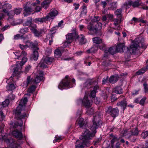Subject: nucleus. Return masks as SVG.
Masks as SVG:
<instances>
[{
	"label": "nucleus",
	"mask_w": 148,
	"mask_h": 148,
	"mask_svg": "<svg viewBox=\"0 0 148 148\" xmlns=\"http://www.w3.org/2000/svg\"><path fill=\"white\" fill-rule=\"evenodd\" d=\"M96 133L92 132L91 133L90 131L86 129L82 134L79 140H77L75 144L76 148H84V146L88 147L90 145V140L95 136Z\"/></svg>",
	"instance_id": "nucleus-1"
},
{
	"label": "nucleus",
	"mask_w": 148,
	"mask_h": 148,
	"mask_svg": "<svg viewBox=\"0 0 148 148\" xmlns=\"http://www.w3.org/2000/svg\"><path fill=\"white\" fill-rule=\"evenodd\" d=\"M27 101V97H25L23 99L21 100L20 103L14 112L15 114V118L17 119L18 121L14 123L15 126H14V127L16 128V126H21L23 124V121L21 120L22 119L24 118L27 115L25 113H24L23 114H21V107L24 106L25 107V104Z\"/></svg>",
	"instance_id": "nucleus-2"
},
{
	"label": "nucleus",
	"mask_w": 148,
	"mask_h": 148,
	"mask_svg": "<svg viewBox=\"0 0 148 148\" xmlns=\"http://www.w3.org/2000/svg\"><path fill=\"white\" fill-rule=\"evenodd\" d=\"M139 47L144 49L147 47V45L145 42L144 39L142 37L136 38L133 44L130 46V49L128 47H127V49L128 51H132L133 53Z\"/></svg>",
	"instance_id": "nucleus-3"
},
{
	"label": "nucleus",
	"mask_w": 148,
	"mask_h": 148,
	"mask_svg": "<svg viewBox=\"0 0 148 148\" xmlns=\"http://www.w3.org/2000/svg\"><path fill=\"white\" fill-rule=\"evenodd\" d=\"M43 72L42 71H40L38 73L37 75L34 78L31 79L30 77L28 76L27 79L26 83L27 85L29 84H36L39 83L41 81L43 80Z\"/></svg>",
	"instance_id": "nucleus-4"
},
{
	"label": "nucleus",
	"mask_w": 148,
	"mask_h": 148,
	"mask_svg": "<svg viewBox=\"0 0 148 148\" xmlns=\"http://www.w3.org/2000/svg\"><path fill=\"white\" fill-rule=\"evenodd\" d=\"M124 5L127 8L129 6H132L134 8H137L139 6H141L140 8H142L143 10H148V6L142 4L140 1H136L134 2L130 1L128 2H125L124 4Z\"/></svg>",
	"instance_id": "nucleus-5"
},
{
	"label": "nucleus",
	"mask_w": 148,
	"mask_h": 148,
	"mask_svg": "<svg viewBox=\"0 0 148 148\" xmlns=\"http://www.w3.org/2000/svg\"><path fill=\"white\" fill-rule=\"evenodd\" d=\"M102 121L98 116H95L93 120V125L90 127L92 132H96V130L100 127L102 124Z\"/></svg>",
	"instance_id": "nucleus-6"
},
{
	"label": "nucleus",
	"mask_w": 148,
	"mask_h": 148,
	"mask_svg": "<svg viewBox=\"0 0 148 148\" xmlns=\"http://www.w3.org/2000/svg\"><path fill=\"white\" fill-rule=\"evenodd\" d=\"M105 111L106 113L114 118L118 116L119 113V110L117 108H113L111 106L106 107Z\"/></svg>",
	"instance_id": "nucleus-7"
},
{
	"label": "nucleus",
	"mask_w": 148,
	"mask_h": 148,
	"mask_svg": "<svg viewBox=\"0 0 148 148\" xmlns=\"http://www.w3.org/2000/svg\"><path fill=\"white\" fill-rule=\"evenodd\" d=\"M27 58L26 56H24L23 58L22 61L20 62V63L17 62L16 67L15 68L13 74L10 77V78L11 79V80H12V78L13 77H14V75H16L18 74V66H19V65L21 68V66L27 62Z\"/></svg>",
	"instance_id": "nucleus-8"
},
{
	"label": "nucleus",
	"mask_w": 148,
	"mask_h": 148,
	"mask_svg": "<svg viewBox=\"0 0 148 148\" xmlns=\"http://www.w3.org/2000/svg\"><path fill=\"white\" fill-rule=\"evenodd\" d=\"M12 135L16 138H18L19 140L16 142V144L15 145H17V144H20L21 142L23 141L20 140H22L23 138V135L21 131H19L17 130H16L12 132Z\"/></svg>",
	"instance_id": "nucleus-9"
},
{
	"label": "nucleus",
	"mask_w": 148,
	"mask_h": 148,
	"mask_svg": "<svg viewBox=\"0 0 148 148\" xmlns=\"http://www.w3.org/2000/svg\"><path fill=\"white\" fill-rule=\"evenodd\" d=\"M77 35V32L76 30L73 29L72 32L68 34L66 36V40L69 41L71 42L74 39H75Z\"/></svg>",
	"instance_id": "nucleus-10"
},
{
	"label": "nucleus",
	"mask_w": 148,
	"mask_h": 148,
	"mask_svg": "<svg viewBox=\"0 0 148 148\" xmlns=\"http://www.w3.org/2000/svg\"><path fill=\"white\" fill-rule=\"evenodd\" d=\"M69 79H64L60 82L58 87L61 89V88L63 87H67L68 88L72 87V84H71Z\"/></svg>",
	"instance_id": "nucleus-11"
},
{
	"label": "nucleus",
	"mask_w": 148,
	"mask_h": 148,
	"mask_svg": "<svg viewBox=\"0 0 148 148\" xmlns=\"http://www.w3.org/2000/svg\"><path fill=\"white\" fill-rule=\"evenodd\" d=\"M30 3H27V4L25 5L23 7V11H24V14H25V16L27 15V13H31L33 11V9L29 5Z\"/></svg>",
	"instance_id": "nucleus-12"
},
{
	"label": "nucleus",
	"mask_w": 148,
	"mask_h": 148,
	"mask_svg": "<svg viewBox=\"0 0 148 148\" xmlns=\"http://www.w3.org/2000/svg\"><path fill=\"white\" fill-rule=\"evenodd\" d=\"M77 39L79 41V44L82 45L85 44L86 42V40L84 36L82 34L78 35L77 33V35L75 39Z\"/></svg>",
	"instance_id": "nucleus-13"
},
{
	"label": "nucleus",
	"mask_w": 148,
	"mask_h": 148,
	"mask_svg": "<svg viewBox=\"0 0 148 148\" xmlns=\"http://www.w3.org/2000/svg\"><path fill=\"white\" fill-rule=\"evenodd\" d=\"M82 104L85 107L89 108L92 105V102H90L88 98L87 97H84L82 101Z\"/></svg>",
	"instance_id": "nucleus-14"
},
{
	"label": "nucleus",
	"mask_w": 148,
	"mask_h": 148,
	"mask_svg": "<svg viewBox=\"0 0 148 148\" xmlns=\"http://www.w3.org/2000/svg\"><path fill=\"white\" fill-rule=\"evenodd\" d=\"M77 121L78 125L80 127L84 129L86 127V123L83 118H81L78 119Z\"/></svg>",
	"instance_id": "nucleus-15"
},
{
	"label": "nucleus",
	"mask_w": 148,
	"mask_h": 148,
	"mask_svg": "<svg viewBox=\"0 0 148 148\" xmlns=\"http://www.w3.org/2000/svg\"><path fill=\"white\" fill-rule=\"evenodd\" d=\"M26 45L27 47H29L31 48H34L35 50H38L39 48L37 47L38 44L37 43H34L29 41H26Z\"/></svg>",
	"instance_id": "nucleus-16"
},
{
	"label": "nucleus",
	"mask_w": 148,
	"mask_h": 148,
	"mask_svg": "<svg viewBox=\"0 0 148 148\" xmlns=\"http://www.w3.org/2000/svg\"><path fill=\"white\" fill-rule=\"evenodd\" d=\"M50 18V17L49 15H47L46 17H44L41 18H36L35 19V22L37 23H43L47 21Z\"/></svg>",
	"instance_id": "nucleus-17"
},
{
	"label": "nucleus",
	"mask_w": 148,
	"mask_h": 148,
	"mask_svg": "<svg viewBox=\"0 0 148 148\" xmlns=\"http://www.w3.org/2000/svg\"><path fill=\"white\" fill-rule=\"evenodd\" d=\"M127 104V103L126 99H124L121 101L118 102L116 104L117 106L122 108L123 110L125 109Z\"/></svg>",
	"instance_id": "nucleus-18"
},
{
	"label": "nucleus",
	"mask_w": 148,
	"mask_h": 148,
	"mask_svg": "<svg viewBox=\"0 0 148 148\" xmlns=\"http://www.w3.org/2000/svg\"><path fill=\"white\" fill-rule=\"evenodd\" d=\"M125 48V45L123 43H120L118 44L116 47V52H122Z\"/></svg>",
	"instance_id": "nucleus-19"
},
{
	"label": "nucleus",
	"mask_w": 148,
	"mask_h": 148,
	"mask_svg": "<svg viewBox=\"0 0 148 148\" xmlns=\"http://www.w3.org/2000/svg\"><path fill=\"white\" fill-rule=\"evenodd\" d=\"M95 29V33L100 30L102 27V25L100 22H94Z\"/></svg>",
	"instance_id": "nucleus-20"
},
{
	"label": "nucleus",
	"mask_w": 148,
	"mask_h": 148,
	"mask_svg": "<svg viewBox=\"0 0 148 148\" xmlns=\"http://www.w3.org/2000/svg\"><path fill=\"white\" fill-rule=\"evenodd\" d=\"M113 91L117 94H121L123 93V89L120 86H117L115 87L113 89Z\"/></svg>",
	"instance_id": "nucleus-21"
},
{
	"label": "nucleus",
	"mask_w": 148,
	"mask_h": 148,
	"mask_svg": "<svg viewBox=\"0 0 148 148\" xmlns=\"http://www.w3.org/2000/svg\"><path fill=\"white\" fill-rule=\"evenodd\" d=\"M53 60V59L47 56L45 58H43L42 59V62H45V63L46 64H50Z\"/></svg>",
	"instance_id": "nucleus-22"
},
{
	"label": "nucleus",
	"mask_w": 148,
	"mask_h": 148,
	"mask_svg": "<svg viewBox=\"0 0 148 148\" xmlns=\"http://www.w3.org/2000/svg\"><path fill=\"white\" fill-rule=\"evenodd\" d=\"M37 50H34L33 51V53L31 56V59L34 60H37L38 57V53Z\"/></svg>",
	"instance_id": "nucleus-23"
},
{
	"label": "nucleus",
	"mask_w": 148,
	"mask_h": 148,
	"mask_svg": "<svg viewBox=\"0 0 148 148\" xmlns=\"http://www.w3.org/2000/svg\"><path fill=\"white\" fill-rule=\"evenodd\" d=\"M51 1L52 0H45L41 3V6L46 9H47Z\"/></svg>",
	"instance_id": "nucleus-24"
},
{
	"label": "nucleus",
	"mask_w": 148,
	"mask_h": 148,
	"mask_svg": "<svg viewBox=\"0 0 148 148\" xmlns=\"http://www.w3.org/2000/svg\"><path fill=\"white\" fill-rule=\"evenodd\" d=\"M11 7L12 6L11 5L8 3L5 4L2 7L3 11L4 12L7 13L8 12V10L11 9Z\"/></svg>",
	"instance_id": "nucleus-25"
},
{
	"label": "nucleus",
	"mask_w": 148,
	"mask_h": 148,
	"mask_svg": "<svg viewBox=\"0 0 148 148\" xmlns=\"http://www.w3.org/2000/svg\"><path fill=\"white\" fill-rule=\"evenodd\" d=\"M58 12L56 10H51V11L47 15H49V16L51 17H55L58 14Z\"/></svg>",
	"instance_id": "nucleus-26"
},
{
	"label": "nucleus",
	"mask_w": 148,
	"mask_h": 148,
	"mask_svg": "<svg viewBox=\"0 0 148 148\" xmlns=\"http://www.w3.org/2000/svg\"><path fill=\"white\" fill-rule=\"evenodd\" d=\"M32 18L31 17H29L26 21L23 23V25L24 26H29L30 27L32 24Z\"/></svg>",
	"instance_id": "nucleus-27"
},
{
	"label": "nucleus",
	"mask_w": 148,
	"mask_h": 148,
	"mask_svg": "<svg viewBox=\"0 0 148 148\" xmlns=\"http://www.w3.org/2000/svg\"><path fill=\"white\" fill-rule=\"evenodd\" d=\"M94 24V22H90L87 26V29L90 31H93L95 33V29H94L95 28Z\"/></svg>",
	"instance_id": "nucleus-28"
},
{
	"label": "nucleus",
	"mask_w": 148,
	"mask_h": 148,
	"mask_svg": "<svg viewBox=\"0 0 148 148\" xmlns=\"http://www.w3.org/2000/svg\"><path fill=\"white\" fill-rule=\"evenodd\" d=\"M110 138L112 139L111 140V143L112 146H114V142L117 141L119 140V139L116 136H114L112 134H110Z\"/></svg>",
	"instance_id": "nucleus-29"
},
{
	"label": "nucleus",
	"mask_w": 148,
	"mask_h": 148,
	"mask_svg": "<svg viewBox=\"0 0 148 148\" xmlns=\"http://www.w3.org/2000/svg\"><path fill=\"white\" fill-rule=\"evenodd\" d=\"M116 52V51H114L112 47L107 48L105 50V53L113 55Z\"/></svg>",
	"instance_id": "nucleus-30"
},
{
	"label": "nucleus",
	"mask_w": 148,
	"mask_h": 148,
	"mask_svg": "<svg viewBox=\"0 0 148 148\" xmlns=\"http://www.w3.org/2000/svg\"><path fill=\"white\" fill-rule=\"evenodd\" d=\"M92 40L93 42L96 44L103 43V42L102 39L99 37H94L92 39Z\"/></svg>",
	"instance_id": "nucleus-31"
},
{
	"label": "nucleus",
	"mask_w": 148,
	"mask_h": 148,
	"mask_svg": "<svg viewBox=\"0 0 148 148\" xmlns=\"http://www.w3.org/2000/svg\"><path fill=\"white\" fill-rule=\"evenodd\" d=\"M44 32V30L43 29H40V30H37V29L34 33L35 36L36 37H40L42 35V34Z\"/></svg>",
	"instance_id": "nucleus-32"
},
{
	"label": "nucleus",
	"mask_w": 148,
	"mask_h": 148,
	"mask_svg": "<svg viewBox=\"0 0 148 148\" xmlns=\"http://www.w3.org/2000/svg\"><path fill=\"white\" fill-rule=\"evenodd\" d=\"M118 79V77L112 76L110 78L109 82L111 83L114 84L117 81Z\"/></svg>",
	"instance_id": "nucleus-33"
},
{
	"label": "nucleus",
	"mask_w": 148,
	"mask_h": 148,
	"mask_svg": "<svg viewBox=\"0 0 148 148\" xmlns=\"http://www.w3.org/2000/svg\"><path fill=\"white\" fill-rule=\"evenodd\" d=\"M93 82L90 79H88L85 83L84 85V87L85 88H89L90 86L92 85Z\"/></svg>",
	"instance_id": "nucleus-34"
},
{
	"label": "nucleus",
	"mask_w": 148,
	"mask_h": 148,
	"mask_svg": "<svg viewBox=\"0 0 148 148\" xmlns=\"http://www.w3.org/2000/svg\"><path fill=\"white\" fill-rule=\"evenodd\" d=\"M122 10L121 9H117L116 11L114 13L117 16V17L118 18H122V15L121 14Z\"/></svg>",
	"instance_id": "nucleus-35"
},
{
	"label": "nucleus",
	"mask_w": 148,
	"mask_h": 148,
	"mask_svg": "<svg viewBox=\"0 0 148 148\" xmlns=\"http://www.w3.org/2000/svg\"><path fill=\"white\" fill-rule=\"evenodd\" d=\"M131 134L130 136H137L138 134V131L136 128H135L131 131H129Z\"/></svg>",
	"instance_id": "nucleus-36"
},
{
	"label": "nucleus",
	"mask_w": 148,
	"mask_h": 148,
	"mask_svg": "<svg viewBox=\"0 0 148 148\" xmlns=\"http://www.w3.org/2000/svg\"><path fill=\"white\" fill-rule=\"evenodd\" d=\"M119 18V19H118L117 18H114V19L113 20L114 22V24L115 25V26H117L122 21V18Z\"/></svg>",
	"instance_id": "nucleus-37"
},
{
	"label": "nucleus",
	"mask_w": 148,
	"mask_h": 148,
	"mask_svg": "<svg viewBox=\"0 0 148 148\" xmlns=\"http://www.w3.org/2000/svg\"><path fill=\"white\" fill-rule=\"evenodd\" d=\"M116 3V2H113L111 3L110 5V9L112 10H115L117 8Z\"/></svg>",
	"instance_id": "nucleus-38"
},
{
	"label": "nucleus",
	"mask_w": 148,
	"mask_h": 148,
	"mask_svg": "<svg viewBox=\"0 0 148 148\" xmlns=\"http://www.w3.org/2000/svg\"><path fill=\"white\" fill-rule=\"evenodd\" d=\"M15 87L13 84H8L6 86V89L8 91H11L14 89Z\"/></svg>",
	"instance_id": "nucleus-39"
},
{
	"label": "nucleus",
	"mask_w": 148,
	"mask_h": 148,
	"mask_svg": "<svg viewBox=\"0 0 148 148\" xmlns=\"http://www.w3.org/2000/svg\"><path fill=\"white\" fill-rule=\"evenodd\" d=\"M54 55L55 57L57 58L60 57L61 56V53L59 49H57L55 50Z\"/></svg>",
	"instance_id": "nucleus-40"
},
{
	"label": "nucleus",
	"mask_w": 148,
	"mask_h": 148,
	"mask_svg": "<svg viewBox=\"0 0 148 148\" xmlns=\"http://www.w3.org/2000/svg\"><path fill=\"white\" fill-rule=\"evenodd\" d=\"M82 10L81 12L80 15L81 16L86 15L87 12V10L86 6L84 5L82 6Z\"/></svg>",
	"instance_id": "nucleus-41"
},
{
	"label": "nucleus",
	"mask_w": 148,
	"mask_h": 148,
	"mask_svg": "<svg viewBox=\"0 0 148 148\" xmlns=\"http://www.w3.org/2000/svg\"><path fill=\"white\" fill-rule=\"evenodd\" d=\"M25 38L23 36L20 34H17L14 36V39L15 40H18L19 39H25Z\"/></svg>",
	"instance_id": "nucleus-42"
},
{
	"label": "nucleus",
	"mask_w": 148,
	"mask_h": 148,
	"mask_svg": "<svg viewBox=\"0 0 148 148\" xmlns=\"http://www.w3.org/2000/svg\"><path fill=\"white\" fill-rule=\"evenodd\" d=\"M30 29L33 33L37 29V26L35 24H32L29 27Z\"/></svg>",
	"instance_id": "nucleus-43"
},
{
	"label": "nucleus",
	"mask_w": 148,
	"mask_h": 148,
	"mask_svg": "<svg viewBox=\"0 0 148 148\" xmlns=\"http://www.w3.org/2000/svg\"><path fill=\"white\" fill-rule=\"evenodd\" d=\"M34 85H32L28 89V92H34L36 88V86H35V84H34Z\"/></svg>",
	"instance_id": "nucleus-44"
},
{
	"label": "nucleus",
	"mask_w": 148,
	"mask_h": 148,
	"mask_svg": "<svg viewBox=\"0 0 148 148\" xmlns=\"http://www.w3.org/2000/svg\"><path fill=\"white\" fill-rule=\"evenodd\" d=\"M22 11V9L21 8H16L14 10L15 14L16 15L20 14Z\"/></svg>",
	"instance_id": "nucleus-45"
},
{
	"label": "nucleus",
	"mask_w": 148,
	"mask_h": 148,
	"mask_svg": "<svg viewBox=\"0 0 148 148\" xmlns=\"http://www.w3.org/2000/svg\"><path fill=\"white\" fill-rule=\"evenodd\" d=\"M9 103V99H6L2 103V106L4 107L8 106Z\"/></svg>",
	"instance_id": "nucleus-46"
},
{
	"label": "nucleus",
	"mask_w": 148,
	"mask_h": 148,
	"mask_svg": "<svg viewBox=\"0 0 148 148\" xmlns=\"http://www.w3.org/2000/svg\"><path fill=\"white\" fill-rule=\"evenodd\" d=\"M148 136V131H145L143 132L141 134V137L145 139Z\"/></svg>",
	"instance_id": "nucleus-47"
},
{
	"label": "nucleus",
	"mask_w": 148,
	"mask_h": 148,
	"mask_svg": "<svg viewBox=\"0 0 148 148\" xmlns=\"http://www.w3.org/2000/svg\"><path fill=\"white\" fill-rule=\"evenodd\" d=\"M28 29L27 27H25L21 29L20 30V33L22 34H24L28 32Z\"/></svg>",
	"instance_id": "nucleus-48"
},
{
	"label": "nucleus",
	"mask_w": 148,
	"mask_h": 148,
	"mask_svg": "<svg viewBox=\"0 0 148 148\" xmlns=\"http://www.w3.org/2000/svg\"><path fill=\"white\" fill-rule=\"evenodd\" d=\"M130 132L128 130H125L122 132V134L123 136H125L126 135H128L129 136H130Z\"/></svg>",
	"instance_id": "nucleus-49"
},
{
	"label": "nucleus",
	"mask_w": 148,
	"mask_h": 148,
	"mask_svg": "<svg viewBox=\"0 0 148 148\" xmlns=\"http://www.w3.org/2000/svg\"><path fill=\"white\" fill-rule=\"evenodd\" d=\"M145 71V69H142L137 71L136 72V74L137 75H141L144 73Z\"/></svg>",
	"instance_id": "nucleus-50"
},
{
	"label": "nucleus",
	"mask_w": 148,
	"mask_h": 148,
	"mask_svg": "<svg viewBox=\"0 0 148 148\" xmlns=\"http://www.w3.org/2000/svg\"><path fill=\"white\" fill-rule=\"evenodd\" d=\"M62 140V138L61 137L58 136H56L55 137V140H53V143H55L56 142H59Z\"/></svg>",
	"instance_id": "nucleus-51"
},
{
	"label": "nucleus",
	"mask_w": 148,
	"mask_h": 148,
	"mask_svg": "<svg viewBox=\"0 0 148 148\" xmlns=\"http://www.w3.org/2000/svg\"><path fill=\"white\" fill-rule=\"evenodd\" d=\"M46 64L45 63V62H42L41 60L39 63V65H40V67L45 68L47 67V65H46Z\"/></svg>",
	"instance_id": "nucleus-52"
},
{
	"label": "nucleus",
	"mask_w": 148,
	"mask_h": 148,
	"mask_svg": "<svg viewBox=\"0 0 148 148\" xmlns=\"http://www.w3.org/2000/svg\"><path fill=\"white\" fill-rule=\"evenodd\" d=\"M102 43V44L101 45H99L98 47L100 49L103 50L105 51V49L107 48L106 47V46L105 44H104L103 43Z\"/></svg>",
	"instance_id": "nucleus-53"
},
{
	"label": "nucleus",
	"mask_w": 148,
	"mask_h": 148,
	"mask_svg": "<svg viewBox=\"0 0 148 148\" xmlns=\"http://www.w3.org/2000/svg\"><path fill=\"white\" fill-rule=\"evenodd\" d=\"M100 142V140L99 138H97L96 140L93 141V145L94 146H97L98 145Z\"/></svg>",
	"instance_id": "nucleus-54"
},
{
	"label": "nucleus",
	"mask_w": 148,
	"mask_h": 148,
	"mask_svg": "<svg viewBox=\"0 0 148 148\" xmlns=\"http://www.w3.org/2000/svg\"><path fill=\"white\" fill-rule=\"evenodd\" d=\"M87 112L88 114H93L94 112V109L92 108L88 109Z\"/></svg>",
	"instance_id": "nucleus-55"
},
{
	"label": "nucleus",
	"mask_w": 148,
	"mask_h": 148,
	"mask_svg": "<svg viewBox=\"0 0 148 148\" xmlns=\"http://www.w3.org/2000/svg\"><path fill=\"white\" fill-rule=\"evenodd\" d=\"M96 51L93 47L91 48L90 49L87 50V52L88 53L94 52Z\"/></svg>",
	"instance_id": "nucleus-56"
},
{
	"label": "nucleus",
	"mask_w": 148,
	"mask_h": 148,
	"mask_svg": "<svg viewBox=\"0 0 148 148\" xmlns=\"http://www.w3.org/2000/svg\"><path fill=\"white\" fill-rule=\"evenodd\" d=\"M96 91L95 90H92L90 93V96L92 98H94L95 96Z\"/></svg>",
	"instance_id": "nucleus-57"
},
{
	"label": "nucleus",
	"mask_w": 148,
	"mask_h": 148,
	"mask_svg": "<svg viewBox=\"0 0 148 148\" xmlns=\"http://www.w3.org/2000/svg\"><path fill=\"white\" fill-rule=\"evenodd\" d=\"M101 5H102L103 8H104L107 5V3L106 1H102L101 2Z\"/></svg>",
	"instance_id": "nucleus-58"
},
{
	"label": "nucleus",
	"mask_w": 148,
	"mask_h": 148,
	"mask_svg": "<svg viewBox=\"0 0 148 148\" xmlns=\"http://www.w3.org/2000/svg\"><path fill=\"white\" fill-rule=\"evenodd\" d=\"M99 17L98 16H95L94 18L92 19V21L93 22H97V21L99 20Z\"/></svg>",
	"instance_id": "nucleus-59"
},
{
	"label": "nucleus",
	"mask_w": 148,
	"mask_h": 148,
	"mask_svg": "<svg viewBox=\"0 0 148 148\" xmlns=\"http://www.w3.org/2000/svg\"><path fill=\"white\" fill-rule=\"evenodd\" d=\"M16 56V57H15V59H18L20 56H21V53H20L18 52H15V53H14Z\"/></svg>",
	"instance_id": "nucleus-60"
},
{
	"label": "nucleus",
	"mask_w": 148,
	"mask_h": 148,
	"mask_svg": "<svg viewBox=\"0 0 148 148\" xmlns=\"http://www.w3.org/2000/svg\"><path fill=\"white\" fill-rule=\"evenodd\" d=\"M94 102L97 105L99 103L100 101L97 98H94L93 99Z\"/></svg>",
	"instance_id": "nucleus-61"
},
{
	"label": "nucleus",
	"mask_w": 148,
	"mask_h": 148,
	"mask_svg": "<svg viewBox=\"0 0 148 148\" xmlns=\"http://www.w3.org/2000/svg\"><path fill=\"white\" fill-rule=\"evenodd\" d=\"M19 46L20 47V48L22 50H24L25 49H26V47H27V46L26 45V43L25 45H22L21 44H20L19 45Z\"/></svg>",
	"instance_id": "nucleus-62"
},
{
	"label": "nucleus",
	"mask_w": 148,
	"mask_h": 148,
	"mask_svg": "<svg viewBox=\"0 0 148 148\" xmlns=\"http://www.w3.org/2000/svg\"><path fill=\"white\" fill-rule=\"evenodd\" d=\"M10 27V26L9 25H6L1 29V30L3 32L5 30L7 29L8 28Z\"/></svg>",
	"instance_id": "nucleus-63"
},
{
	"label": "nucleus",
	"mask_w": 148,
	"mask_h": 148,
	"mask_svg": "<svg viewBox=\"0 0 148 148\" xmlns=\"http://www.w3.org/2000/svg\"><path fill=\"white\" fill-rule=\"evenodd\" d=\"M145 100L146 98H143L140 100L139 103L142 105H143Z\"/></svg>",
	"instance_id": "nucleus-64"
}]
</instances>
